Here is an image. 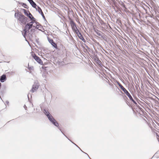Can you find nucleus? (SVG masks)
<instances>
[{
  "instance_id": "obj_2",
  "label": "nucleus",
  "mask_w": 159,
  "mask_h": 159,
  "mask_svg": "<svg viewBox=\"0 0 159 159\" xmlns=\"http://www.w3.org/2000/svg\"><path fill=\"white\" fill-rule=\"evenodd\" d=\"M70 24L73 31L76 33L80 38L81 39L83 38L80 33L79 32L75 23L73 21L71 20L70 21Z\"/></svg>"
},
{
  "instance_id": "obj_10",
  "label": "nucleus",
  "mask_w": 159,
  "mask_h": 159,
  "mask_svg": "<svg viewBox=\"0 0 159 159\" xmlns=\"http://www.w3.org/2000/svg\"><path fill=\"white\" fill-rule=\"evenodd\" d=\"M48 118L52 123L54 121H55V120L51 115H50V116H49L48 115Z\"/></svg>"
},
{
  "instance_id": "obj_18",
  "label": "nucleus",
  "mask_w": 159,
  "mask_h": 159,
  "mask_svg": "<svg viewBox=\"0 0 159 159\" xmlns=\"http://www.w3.org/2000/svg\"><path fill=\"white\" fill-rule=\"evenodd\" d=\"M29 69H31V68H29Z\"/></svg>"
},
{
  "instance_id": "obj_8",
  "label": "nucleus",
  "mask_w": 159,
  "mask_h": 159,
  "mask_svg": "<svg viewBox=\"0 0 159 159\" xmlns=\"http://www.w3.org/2000/svg\"><path fill=\"white\" fill-rule=\"evenodd\" d=\"M32 21L31 22H33V23H34L35 22V19L34 17L30 13H29V15L27 16Z\"/></svg>"
},
{
  "instance_id": "obj_12",
  "label": "nucleus",
  "mask_w": 159,
  "mask_h": 159,
  "mask_svg": "<svg viewBox=\"0 0 159 159\" xmlns=\"http://www.w3.org/2000/svg\"><path fill=\"white\" fill-rule=\"evenodd\" d=\"M23 10L25 14V15L26 16H28V15H29V13H30V12L28 11H26V10L25 9H23Z\"/></svg>"
},
{
  "instance_id": "obj_17",
  "label": "nucleus",
  "mask_w": 159,
  "mask_h": 159,
  "mask_svg": "<svg viewBox=\"0 0 159 159\" xmlns=\"http://www.w3.org/2000/svg\"><path fill=\"white\" fill-rule=\"evenodd\" d=\"M40 13L42 15V16L43 17H45V16H44V14H43V11H42L41 12H40Z\"/></svg>"
},
{
  "instance_id": "obj_15",
  "label": "nucleus",
  "mask_w": 159,
  "mask_h": 159,
  "mask_svg": "<svg viewBox=\"0 0 159 159\" xmlns=\"http://www.w3.org/2000/svg\"><path fill=\"white\" fill-rule=\"evenodd\" d=\"M35 8L37 10H38V12H39V13L42 11V9H41V8L39 7H37V8L36 7V8Z\"/></svg>"
},
{
  "instance_id": "obj_1",
  "label": "nucleus",
  "mask_w": 159,
  "mask_h": 159,
  "mask_svg": "<svg viewBox=\"0 0 159 159\" xmlns=\"http://www.w3.org/2000/svg\"><path fill=\"white\" fill-rule=\"evenodd\" d=\"M15 17L17 19L18 23L21 25H25L27 22V18L21 12L15 13Z\"/></svg>"
},
{
  "instance_id": "obj_16",
  "label": "nucleus",
  "mask_w": 159,
  "mask_h": 159,
  "mask_svg": "<svg viewBox=\"0 0 159 159\" xmlns=\"http://www.w3.org/2000/svg\"><path fill=\"white\" fill-rule=\"evenodd\" d=\"M130 99L131 100L134 104H137L136 102H135V101L133 99V98H132V99Z\"/></svg>"
},
{
  "instance_id": "obj_14",
  "label": "nucleus",
  "mask_w": 159,
  "mask_h": 159,
  "mask_svg": "<svg viewBox=\"0 0 159 159\" xmlns=\"http://www.w3.org/2000/svg\"><path fill=\"white\" fill-rule=\"evenodd\" d=\"M55 126L58 127L59 126V124L58 122L56 120L52 123Z\"/></svg>"
},
{
  "instance_id": "obj_7",
  "label": "nucleus",
  "mask_w": 159,
  "mask_h": 159,
  "mask_svg": "<svg viewBox=\"0 0 159 159\" xmlns=\"http://www.w3.org/2000/svg\"><path fill=\"white\" fill-rule=\"evenodd\" d=\"M38 88V85L36 84H34L32 86V89L31 90V92L33 93L34 92L37 90Z\"/></svg>"
},
{
  "instance_id": "obj_3",
  "label": "nucleus",
  "mask_w": 159,
  "mask_h": 159,
  "mask_svg": "<svg viewBox=\"0 0 159 159\" xmlns=\"http://www.w3.org/2000/svg\"><path fill=\"white\" fill-rule=\"evenodd\" d=\"M34 23L33 22H30L25 25L24 30V31L25 32V35L27 33L29 32L30 29L32 27Z\"/></svg>"
},
{
  "instance_id": "obj_4",
  "label": "nucleus",
  "mask_w": 159,
  "mask_h": 159,
  "mask_svg": "<svg viewBox=\"0 0 159 159\" xmlns=\"http://www.w3.org/2000/svg\"><path fill=\"white\" fill-rule=\"evenodd\" d=\"M32 56L34 58L39 64H42L43 62L40 58L37 56L34 52L32 53Z\"/></svg>"
},
{
  "instance_id": "obj_6",
  "label": "nucleus",
  "mask_w": 159,
  "mask_h": 159,
  "mask_svg": "<svg viewBox=\"0 0 159 159\" xmlns=\"http://www.w3.org/2000/svg\"><path fill=\"white\" fill-rule=\"evenodd\" d=\"M49 42L52 44V45L55 48H57V44L54 42L53 40L49 38H48Z\"/></svg>"
},
{
  "instance_id": "obj_9",
  "label": "nucleus",
  "mask_w": 159,
  "mask_h": 159,
  "mask_svg": "<svg viewBox=\"0 0 159 159\" xmlns=\"http://www.w3.org/2000/svg\"><path fill=\"white\" fill-rule=\"evenodd\" d=\"M31 5L34 8H36L37 5L33 1V0H27Z\"/></svg>"
},
{
  "instance_id": "obj_11",
  "label": "nucleus",
  "mask_w": 159,
  "mask_h": 159,
  "mask_svg": "<svg viewBox=\"0 0 159 159\" xmlns=\"http://www.w3.org/2000/svg\"><path fill=\"white\" fill-rule=\"evenodd\" d=\"M6 78V76L5 75H2L0 79V80L2 82H3L4 81V80H5Z\"/></svg>"
},
{
  "instance_id": "obj_5",
  "label": "nucleus",
  "mask_w": 159,
  "mask_h": 159,
  "mask_svg": "<svg viewBox=\"0 0 159 159\" xmlns=\"http://www.w3.org/2000/svg\"><path fill=\"white\" fill-rule=\"evenodd\" d=\"M120 88L121 89H122L124 93L126 94V95L129 97V99H132V97L130 94V93L128 92L127 90L120 83L118 84Z\"/></svg>"
},
{
  "instance_id": "obj_13",
  "label": "nucleus",
  "mask_w": 159,
  "mask_h": 159,
  "mask_svg": "<svg viewBox=\"0 0 159 159\" xmlns=\"http://www.w3.org/2000/svg\"><path fill=\"white\" fill-rule=\"evenodd\" d=\"M44 114L46 115V116H47V117H48V115L49 116H50L51 115H50L49 114V113L48 111H47L46 110H44Z\"/></svg>"
}]
</instances>
